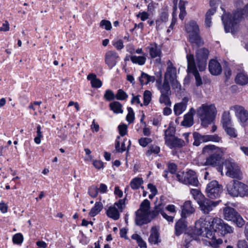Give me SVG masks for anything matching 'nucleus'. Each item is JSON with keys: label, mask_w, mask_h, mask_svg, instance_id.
I'll list each match as a JSON object with an SVG mask.
<instances>
[{"label": "nucleus", "mask_w": 248, "mask_h": 248, "mask_svg": "<svg viewBox=\"0 0 248 248\" xmlns=\"http://www.w3.org/2000/svg\"><path fill=\"white\" fill-rule=\"evenodd\" d=\"M152 140L151 138H142L139 140V144L143 146H146L149 143H151Z\"/></svg>", "instance_id": "nucleus-57"}, {"label": "nucleus", "mask_w": 248, "mask_h": 248, "mask_svg": "<svg viewBox=\"0 0 248 248\" xmlns=\"http://www.w3.org/2000/svg\"><path fill=\"white\" fill-rule=\"evenodd\" d=\"M165 143L170 148H181L186 144L184 140L176 137H168L165 141Z\"/></svg>", "instance_id": "nucleus-15"}, {"label": "nucleus", "mask_w": 248, "mask_h": 248, "mask_svg": "<svg viewBox=\"0 0 248 248\" xmlns=\"http://www.w3.org/2000/svg\"><path fill=\"white\" fill-rule=\"evenodd\" d=\"M238 248H248L247 242L245 240H239L237 243Z\"/></svg>", "instance_id": "nucleus-64"}, {"label": "nucleus", "mask_w": 248, "mask_h": 248, "mask_svg": "<svg viewBox=\"0 0 248 248\" xmlns=\"http://www.w3.org/2000/svg\"><path fill=\"white\" fill-rule=\"evenodd\" d=\"M185 30L188 35L199 33L200 32L199 26L197 22L194 20L190 21L186 25Z\"/></svg>", "instance_id": "nucleus-23"}, {"label": "nucleus", "mask_w": 248, "mask_h": 248, "mask_svg": "<svg viewBox=\"0 0 248 248\" xmlns=\"http://www.w3.org/2000/svg\"><path fill=\"white\" fill-rule=\"evenodd\" d=\"M217 113L216 108L214 104H203L197 110V113L202 121V124L206 127L211 123Z\"/></svg>", "instance_id": "nucleus-4"}, {"label": "nucleus", "mask_w": 248, "mask_h": 248, "mask_svg": "<svg viewBox=\"0 0 248 248\" xmlns=\"http://www.w3.org/2000/svg\"><path fill=\"white\" fill-rule=\"evenodd\" d=\"M215 233H203L202 236L209 238H212V241L209 242L210 244L214 247H216L217 245L222 244V240L221 239H214L215 236L213 235Z\"/></svg>", "instance_id": "nucleus-37"}, {"label": "nucleus", "mask_w": 248, "mask_h": 248, "mask_svg": "<svg viewBox=\"0 0 248 248\" xmlns=\"http://www.w3.org/2000/svg\"><path fill=\"white\" fill-rule=\"evenodd\" d=\"M190 193L192 195L194 199L197 201L198 203L199 202V201H201L204 198V196L197 189H192L190 191Z\"/></svg>", "instance_id": "nucleus-42"}, {"label": "nucleus", "mask_w": 248, "mask_h": 248, "mask_svg": "<svg viewBox=\"0 0 248 248\" xmlns=\"http://www.w3.org/2000/svg\"><path fill=\"white\" fill-rule=\"evenodd\" d=\"M219 202V201L214 202L204 198L202 200L199 201L198 204L201 210L204 214H208L218 205Z\"/></svg>", "instance_id": "nucleus-13"}, {"label": "nucleus", "mask_w": 248, "mask_h": 248, "mask_svg": "<svg viewBox=\"0 0 248 248\" xmlns=\"http://www.w3.org/2000/svg\"><path fill=\"white\" fill-rule=\"evenodd\" d=\"M195 110L193 108H191L189 112L185 115L184 120L182 124L186 127H190L193 124V115Z\"/></svg>", "instance_id": "nucleus-20"}, {"label": "nucleus", "mask_w": 248, "mask_h": 248, "mask_svg": "<svg viewBox=\"0 0 248 248\" xmlns=\"http://www.w3.org/2000/svg\"><path fill=\"white\" fill-rule=\"evenodd\" d=\"M221 123L223 128L229 126L231 124V118L229 111H224L222 115Z\"/></svg>", "instance_id": "nucleus-35"}, {"label": "nucleus", "mask_w": 248, "mask_h": 248, "mask_svg": "<svg viewBox=\"0 0 248 248\" xmlns=\"http://www.w3.org/2000/svg\"><path fill=\"white\" fill-rule=\"evenodd\" d=\"M131 61L134 63L138 64L140 65H143L146 62V58L144 56H132L130 58Z\"/></svg>", "instance_id": "nucleus-39"}, {"label": "nucleus", "mask_w": 248, "mask_h": 248, "mask_svg": "<svg viewBox=\"0 0 248 248\" xmlns=\"http://www.w3.org/2000/svg\"><path fill=\"white\" fill-rule=\"evenodd\" d=\"M132 238L133 239H135L137 241L138 245L140 248H146V244L145 242L142 240L140 236H139L137 233H134L132 236Z\"/></svg>", "instance_id": "nucleus-43"}, {"label": "nucleus", "mask_w": 248, "mask_h": 248, "mask_svg": "<svg viewBox=\"0 0 248 248\" xmlns=\"http://www.w3.org/2000/svg\"><path fill=\"white\" fill-rule=\"evenodd\" d=\"M225 132L230 137L235 138L237 136V134L234 128L230 126V125L224 127Z\"/></svg>", "instance_id": "nucleus-41"}, {"label": "nucleus", "mask_w": 248, "mask_h": 248, "mask_svg": "<svg viewBox=\"0 0 248 248\" xmlns=\"http://www.w3.org/2000/svg\"><path fill=\"white\" fill-rule=\"evenodd\" d=\"M107 216L114 220H118L120 218V213L115 206H110L107 211Z\"/></svg>", "instance_id": "nucleus-28"}, {"label": "nucleus", "mask_w": 248, "mask_h": 248, "mask_svg": "<svg viewBox=\"0 0 248 248\" xmlns=\"http://www.w3.org/2000/svg\"><path fill=\"white\" fill-rule=\"evenodd\" d=\"M165 205L162 202L156 203L155 209L150 213V220L157 216L159 214L162 215L164 213Z\"/></svg>", "instance_id": "nucleus-25"}, {"label": "nucleus", "mask_w": 248, "mask_h": 248, "mask_svg": "<svg viewBox=\"0 0 248 248\" xmlns=\"http://www.w3.org/2000/svg\"><path fill=\"white\" fill-rule=\"evenodd\" d=\"M188 98L185 97L183 98L182 101L176 104L174 106V112L175 115H180L186 109Z\"/></svg>", "instance_id": "nucleus-18"}, {"label": "nucleus", "mask_w": 248, "mask_h": 248, "mask_svg": "<svg viewBox=\"0 0 248 248\" xmlns=\"http://www.w3.org/2000/svg\"><path fill=\"white\" fill-rule=\"evenodd\" d=\"M202 153L208 156L205 159H202L200 157L199 159V164L202 166L215 167L219 163L224 152L222 148L215 145H208L203 148Z\"/></svg>", "instance_id": "nucleus-2"}, {"label": "nucleus", "mask_w": 248, "mask_h": 248, "mask_svg": "<svg viewBox=\"0 0 248 248\" xmlns=\"http://www.w3.org/2000/svg\"><path fill=\"white\" fill-rule=\"evenodd\" d=\"M100 27L107 31L111 30L112 26L110 22L108 20H102L100 22Z\"/></svg>", "instance_id": "nucleus-49"}, {"label": "nucleus", "mask_w": 248, "mask_h": 248, "mask_svg": "<svg viewBox=\"0 0 248 248\" xmlns=\"http://www.w3.org/2000/svg\"><path fill=\"white\" fill-rule=\"evenodd\" d=\"M152 98V93L150 91L146 90L143 93V103L147 106L150 103Z\"/></svg>", "instance_id": "nucleus-47"}, {"label": "nucleus", "mask_w": 248, "mask_h": 248, "mask_svg": "<svg viewBox=\"0 0 248 248\" xmlns=\"http://www.w3.org/2000/svg\"><path fill=\"white\" fill-rule=\"evenodd\" d=\"M137 16L140 17L142 21H145L149 18V14L146 12H140Z\"/></svg>", "instance_id": "nucleus-60"}, {"label": "nucleus", "mask_w": 248, "mask_h": 248, "mask_svg": "<svg viewBox=\"0 0 248 248\" xmlns=\"http://www.w3.org/2000/svg\"><path fill=\"white\" fill-rule=\"evenodd\" d=\"M198 65L199 70L201 71H204L206 68V60L203 61H197Z\"/></svg>", "instance_id": "nucleus-61"}, {"label": "nucleus", "mask_w": 248, "mask_h": 248, "mask_svg": "<svg viewBox=\"0 0 248 248\" xmlns=\"http://www.w3.org/2000/svg\"><path fill=\"white\" fill-rule=\"evenodd\" d=\"M228 194L232 197H244L248 196V186L237 180H232L226 186Z\"/></svg>", "instance_id": "nucleus-5"}, {"label": "nucleus", "mask_w": 248, "mask_h": 248, "mask_svg": "<svg viewBox=\"0 0 248 248\" xmlns=\"http://www.w3.org/2000/svg\"><path fill=\"white\" fill-rule=\"evenodd\" d=\"M160 152V148L157 145H153L149 147V149L147 152V155H150L152 153L157 154Z\"/></svg>", "instance_id": "nucleus-52"}, {"label": "nucleus", "mask_w": 248, "mask_h": 248, "mask_svg": "<svg viewBox=\"0 0 248 248\" xmlns=\"http://www.w3.org/2000/svg\"><path fill=\"white\" fill-rule=\"evenodd\" d=\"M189 40L191 44L195 45L197 46H201L203 44V42L202 40L199 33L189 35Z\"/></svg>", "instance_id": "nucleus-29"}, {"label": "nucleus", "mask_w": 248, "mask_h": 248, "mask_svg": "<svg viewBox=\"0 0 248 248\" xmlns=\"http://www.w3.org/2000/svg\"><path fill=\"white\" fill-rule=\"evenodd\" d=\"M139 80L141 84L146 85L150 82H154L155 80V77L150 76L144 72H142L141 76L139 77Z\"/></svg>", "instance_id": "nucleus-30"}, {"label": "nucleus", "mask_w": 248, "mask_h": 248, "mask_svg": "<svg viewBox=\"0 0 248 248\" xmlns=\"http://www.w3.org/2000/svg\"><path fill=\"white\" fill-rule=\"evenodd\" d=\"M171 94H161L159 98V102L161 104H164L166 106H170L171 105V101L170 100V96Z\"/></svg>", "instance_id": "nucleus-40"}, {"label": "nucleus", "mask_w": 248, "mask_h": 248, "mask_svg": "<svg viewBox=\"0 0 248 248\" xmlns=\"http://www.w3.org/2000/svg\"><path fill=\"white\" fill-rule=\"evenodd\" d=\"M87 79L91 81L92 86L93 88H100L102 85V81L97 78L96 75L93 73L89 74L87 76Z\"/></svg>", "instance_id": "nucleus-27"}, {"label": "nucleus", "mask_w": 248, "mask_h": 248, "mask_svg": "<svg viewBox=\"0 0 248 248\" xmlns=\"http://www.w3.org/2000/svg\"><path fill=\"white\" fill-rule=\"evenodd\" d=\"M186 1L182 0H180L179 3V8L180 9L179 17L181 20H183L186 15Z\"/></svg>", "instance_id": "nucleus-36"}, {"label": "nucleus", "mask_w": 248, "mask_h": 248, "mask_svg": "<svg viewBox=\"0 0 248 248\" xmlns=\"http://www.w3.org/2000/svg\"><path fill=\"white\" fill-rule=\"evenodd\" d=\"M230 110L235 113L240 123L244 125L248 121V111L239 105L231 106Z\"/></svg>", "instance_id": "nucleus-11"}, {"label": "nucleus", "mask_w": 248, "mask_h": 248, "mask_svg": "<svg viewBox=\"0 0 248 248\" xmlns=\"http://www.w3.org/2000/svg\"><path fill=\"white\" fill-rule=\"evenodd\" d=\"M194 212L195 208L193 207L191 202L190 201L185 202L182 209V217L186 218Z\"/></svg>", "instance_id": "nucleus-19"}, {"label": "nucleus", "mask_w": 248, "mask_h": 248, "mask_svg": "<svg viewBox=\"0 0 248 248\" xmlns=\"http://www.w3.org/2000/svg\"><path fill=\"white\" fill-rule=\"evenodd\" d=\"M146 48L148 50L150 56L152 58L159 57L161 53L160 48L155 43L150 44Z\"/></svg>", "instance_id": "nucleus-22"}, {"label": "nucleus", "mask_w": 248, "mask_h": 248, "mask_svg": "<svg viewBox=\"0 0 248 248\" xmlns=\"http://www.w3.org/2000/svg\"><path fill=\"white\" fill-rule=\"evenodd\" d=\"M176 178L178 181L185 185L197 186L199 184L196 173L192 170L177 173Z\"/></svg>", "instance_id": "nucleus-7"}, {"label": "nucleus", "mask_w": 248, "mask_h": 248, "mask_svg": "<svg viewBox=\"0 0 248 248\" xmlns=\"http://www.w3.org/2000/svg\"><path fill=\"white\" fill-rule=\"evenodd\" d=\"M206 192L209 198L217 199L220 197L222 192V186L217 181H212L207 185Z\"/></svg>", "instance_id": "nucleus-9"}, {"label": "nucleus", "mask_w": 248, "mask_h": 248, "mask_svg": "<svg viewBox=\"0 0 248 248\" xmlns=\"http://www.w3.org/2000/svg\"><path fill=\"white\" fill-rule=\"evenodd\" d=\"M193 136L195 139L193 144L196 146L199 145L200 142L207 141L219 142L221 141V138L217 135H202L198 133H194Z\"/></svg>", "instance_id": "nucleus-12"}, {"label": "nucleus", "mask_w": 248, "mask_h": 248, "mask_svg": "<svg viewBox=\"0 0 248 248\" xmlns=\"http://www.w3.org/2000/svg\"><path fill=\"white\" fill-rule=\"evenodd\" d=\"M157 89L159 90L161 94H171L169 81L164 79L163 83L157 82Z\"/></svg>", "instance_id": "nucleus-26"}, {"label": "nucleus", "mask_w": 248, "mask_h": 248, "mask_svg": "<svg viewBox=\"0 0 248 248\" xmlns=\"http://www.w3.org/2000/svg\"><path fill=\"white\" fill-rule=\"evenodd\" d=\"M186 59L187 62V72L192 73L194 76L197 86L202 85V80L197 69L194 55L193 54H187Z\"/></svg>", "instance_id": "nucleus-10"}, {"label": "nucleus", "mask_w": 248, "mask_h": 248, "mask_svg": "<svg viewBox=\"0 0 248 248\" xmlns=\"http://www.w3.org/2000/svg\"><path fill=\"white\" fill-rule=\"evenodd\" d=\"M171 83L172 88L180 90L181 89V85L177 80V78L172 79L169 80Z\"/></svg>", "instance_id": "nucleus-58"}, {"label": "nucleus", "mask_w": 248, "mask_h": 248, "mask_svg": "<svg viewBox=\"0 0 248 248\" xmlns=\"http://www.w3.org/2000/svg\"><path fill=\"white\" fill-rule=\"evenodd\" d=\"M110 109L114 113H123L122 105L118 101H114L109 105Z\"/></svg>", "instance_id": "nucleus-33"}, {"label": "nucleus", "mask_w": 248, "mask_h": 248, "mask_svg": "<svg viewBox=\"0 0 248 248\" xmlns=\"http://www.w3.org/2000/svg\"><path fill=\"white\" fill-rule=\"evenodd\" d=\"M127 127L125 124H121L118 126L119 134L121 136H124L127 133Z\"/></svg>", "instance_id": "nucleus-59"}, {"label": "nucleus", "mask_w": 248, "mask_h": 248, "mask_svg": "<svg viewBox=\"0 0 248 248\" xmlns=\"http://www.w3.org/2000/svg\"><path fill=\"white\" fill-rule=\"evenodd\" d=\"M143 183V181L142 178L136 177L132 180L130 185L133 189H137L140 187Z\"/></svg>", "instance_id": "nucleus-38"}, {"label": "nucleus", "mask_w": 248, "mask_h": 248, "mask_svg": "<svg viewBox=\"0 0 248 248\" xmlns=\"http://www.w3.org/2000/svg\"><path fill=\"white\" fill-rule=\"evenodd\" d=\"M167 65L168 67L164 75V79L169 81L170 79L177 78V72L176 68L173 66V64L170 60L168 61Z\"/></svg>", "instance_id": "nucleus-17"}, {"label": "nucleus", "mask_w": 248, "mask_h": 248, "mask_svg": "<svg viewBox=\"0 0 248 248\" xmlns=\"http://www.w3.org/2000/svg\"><path fill=\"white\" fill-rule=\"evenodd\" d=\"M187 231V225L186 218L182 217L176 223L175 231L176 232H184Z\"/></svg>", "instance_id": "nucleus-24"}, {"label": "nucleus", "mask_w": 248, "mask_h": 248, "mask_svg": "<svg viewBox=\"0 0 248 248\" xmlns=\"http://www.w3.org/2000/svg\"><path fill=\"white\" fill-rule=\"evenodd\" d=\"M104 98L108 101L113 100L115 98L114 94L110 90H107L104 96Z\"/></svg>", "instance_id": "nucleus-56"}, {"label": "nucleus", "mask_w": 248, "mask_h": 248, "mask_svg": "<svg viewBox=\"0 0 248 248\" xmlns=\"http://www.w3.org/2000/svg\"><path fill=\"white\" fill-rule=\"evenodd\" d=\"M209 55V51L205 48L199 49L196 52L197 61L207 60Z\"/></svg>", "instance_id": "nucleus-31"}, {"label": "nucleus", "mask_w": 248, "mask_h": 248, "mask_svg": "<svg viewBox=\"0 0 248 248\" xmlns=\"http://www.w3.org/2000/svg\"><path fill=\"white\" fill-rule=\"evenodd\" d=\"M186 236H185V243L186 244L185 245V246L186 248H188V244L193 240L194 239L195 235H196V234H200L201 235H202L203 234V233H185Z\"/></svg>", "instance_id": "nucleus-44"}, {"label": "nucleus", "mask_w": 248, "mask_h": 248, "mask_svg": "<svg viewBox=\"0 0 248 248\" xmlns=\"http://www.w3.org/2000/svg\"><path fill=\"white\" fill-rule=\"evenodd\" d=\"M175 129L173 127H169L165 130V141L167 140L168 137H175L174 136Z\"/></svg>", "instance_id": "nucleus-53"}, {"label": "nucleus", "mask_w": 248, "mask_h": 248, "mask_svg": "<svg viewBox=\"0 0 248 248\" xmlns=\"http://www.w3.org/2000/svg\"><path fill=\"white\" fill-rule=\"evenodd\" d=\"M128 114L126 116V120L129 123L133 122L135 119L134 113L131 108H128Z\"/></svg>", "instance_id": "nucleus-54"}, {"label": "nucleus", "mask_w": 248, "mask_h": 248, "mask_svg": "<svg viewBox=\"0 0 248 248\" xmlns=\"http://www.w3.org/2000/svg\"><path fill=\"white\" fill-rule=\"evenodd\" d=\"M150 202L147 199L141 203L140 209L136 212L135 222L137 225H141L150 221Z\"/></svg>", "instance_id": "nucleus-6"}, {"label": "nucleus", "mask_w": 248, "mask_h": 248, "mask_svg": "<svg viewBox=\"0 0 248 248\" xmlns=\"http://www.w3.org/2000/svg\"><path fill=\"white\" fill-rule=\"evenodd\" d=\"M244 16L248 18V4L243 10L234 12L232 16L229 14H224L222 16V20L226 32L231 31L234 33L237 30L238 24L242 20Z\"/></svg>", "instance_id": "nucleus-3"}, {"label": "nucleus", "mask_w": 248, "mask_h": 248, "mask_svg": "<svg viewBox=\"0 0 248 248\" xmlns=\"http://www.w3.org/2000/svg\"><path fill=\"white\" fill-rule=\"evenodd\" d=\"M168 169L171 173H174L177 170V166L174 163H169L168 165Z\"/></svg>", "instance_id": "nucleus-62"}, {"label": "nucleus", "mask_w": 248, "mask_h": 248, "mask_svg": "<svg viewBox=\"0 0 248 248\" xmlns=\"http://www.w3.org/2000/svg\"><path fill=\"white\" fill-rule=\"evenodd\" d=\"M235 222L238 227H242L245 224V221L240 215L238 214L233 221Z\"/></svg>", "instance_id": "nucleus-55"}, {"label": "nucleus", "mask_w": 248, "mask_h": 248, "mask_svg": "<svg viewBox=\"0 0 248 248\" xmlns=\"http://www.w3.org/2000/svg\"><path fill=\"white\" fill-rule=\"evenodd\" d=\"M208 68L210 73L215 76L220 75L222 71L220 63L215 59H212L210 61Z\"/></svg>", "instance_id": "nucleus-16"}, {"label": "nucleus", "mask_w": 248, "mask_h": 248, "mask_svg": "<svg viewBox=\"0 0 248 248\" xmlns=\"http://www.w3.org/2000/svg\"><path fill=\"white\" fill-rule=\"evenodd\" d=\"M235 81L236 83L245 85L248 83V76L244 72L238 74L235 78Z\"/></svg>", "instance_id": "nucleus-32"}, {"label": "nucleus", "mask_w": 248, "mask_h": 248, "mask_svg": "<svg viewBox=\"0 0 248 248\" xmlns=\"http://www.w3.org/2000/svg\"><path fill=\"white\" fill-rule=\"evenodd\" d=\"M113 46L118 49L121 50L124 47L123 42L121 40H118L115 42L113 44Z\"/></svg>", "instance_id": "nucleus-63"}, {"label": "nucleus", "mask_w": 248, "mask_h": 248, "mask_svg": "<svg viewBox=\"0 0 248 248\" xmlns=\"http://www.w3.org/2000/svg\"><path fill=\"white\" fill-rule=\"evenodd\" d=\"M98 192V188L96 186H92L88 189L89 195L93 198H96L97 196Z\"/></svg>", "instance_id": "nucleus-45"}, {"label": "nucleus", "mask_w": 248, "mask_h": 248, "mask_svg": "<svg viewBox=\"0 0 248 248\" xmlns=\"http://www.w3.org/2000/svg\"><path fill=\"white\" fill-rule=\"evenodd\" d=\"M226 171V175L232 178L240 179L242 173L239 167L232 160H227L223 164Z\"/></svg>", "instance_id": "nucleus-8"}, {"label": "nucleus", "mask_w": 248, "mask_h": 248, "mask_svg": "<svg viewBox=\"0 0 248 248\" xmlns=\"http://www.w3.org/2000/svg\"><path fill=\"white\" fill-rule=\"evenodd\" d=\"M118 58L119 56L116 52L108 51L105 55V62L111 69L116 64Z\"/></svg>", "instance_id": "nucleus-14"}, {"label": "nucleus", "mask_w": 248, "mask_h": 248, "mask_svg": "<svg viewBox=\"0 0 248 248\" xmlns=\"http://www.w3.org/2000/svg\"><path fill=\"white\" fill-rule=\"evenodd\" d=\"M149 241L152 244H157L160 242L159 233H151L149 238Z\"/></svg>", "instance_id": "nucleus-46"}, {"label": "nucleus", "mask_w": 248, "mask_h": 248, "mask_svg": "<svg viewBox=\"0 0 248 248\" xmlns=\"http://www.w3.org/2000/svg\"><path fill=\"white\" fill-rule=\"evenodd\" d=\"M23 240V236L21 233H16L13 237V242L16 244H21Z\"/></svg>", "instance_id": "nucleus-50"}, {"label": "nucleus", "mask_w": 248, "mask_h": 248, "mask_svg": "<svg viewBox=\"0 0 248 248\" xmlns=\"http://www.w3.org/2000/svg\"><path fill=\"white\" fill-rule=\"evenodd\" d=\"M37 136L34 138V142L39 144L41 142V139L43 137L42 132L41 131V127L40 125L37 126Z\"/></svg>", "instance_id": "nucleus-48"}, {"label": "nucleus", "mask_w": 248, "mask_h": 248, "mask_svg": "<svg viewBox=\"0 0 248 248\" xmlns=\"http://www.w3.org/2000/svg\"><path fill=\"white\" fill-rule=\"evenodd\" d=\"M103 205L101 202H96L94 206L91 209L90 212V215L91 217H94L97 215L103 209Z\"/></svg>", "instance_id": "nucleus-34"}, {"label": "nucleus", "mask_w": 248, "mask_h": 248, "mask_svg": "<svg viewBox=\"0 0 248 248\" xmlns=\"http://www.w3.org/2000/svg\"><path fill=\"white\" fill-rule=\"evenodd\" d=\"M127 94L122 89H119L116 95V99L120 100H124L127 98Z\"/></svg>", "instance_id": "nucleus-51"}, {"label": "nucleus", "mask_w": 248, "mask_h": 248, "mask_svg": "<svg viewBox=\"0 0 248 248\" xmlns=\"http://www.w3.org/2000/svg\"><path fill=\"white\" fill-rule=\"evenodd\" d=\"M224 217L229 221H233L238 213L232 208L226 207L223 209Z\"/></svg>", "instance_id": "nucleus-21"}, {"label": "nucleus", "mask_w": 248, "mask_h": 248, "mask_svg": "<svg viewBox=\"0 0 248 248\" xmlns=\"http://www.w3.org/2000/svg\"><path fill=\"white\" fill-rule=\"evenodd\" d=\"M195 231L197 232H232V227L224 223L223 221L218 218H215L210 222L206 218L201 217L195 222Z\"/></svg>", "instance_id": "nucleus-1"}]
</instances>
